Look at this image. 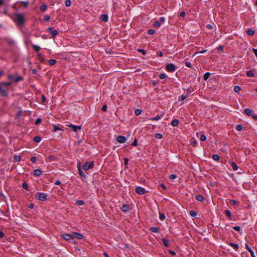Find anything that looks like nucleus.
Masks as SVG:
<instances>
[{
    "mask_svg": "<svg viewBox=\"0 0 257 257\" xmlns=\"http://www.w3.org/2000/svg\"><path fill=\"white\" fill-rule=\"evenodd\" d=\"M14 21L17 24L23 25L25 23V19L23 14H16L14 15Z\"/></svg>",
    "mask_w": 257,
    "mask_h": 257,
    "instance_id": "f257e3e1",
    "label": "nucleus"
},
{
    "mask_svg": "<svg viewBox=\"0 0 257 257\" xmlns=\"http://www.w3.org/2000/svg\"><path fill=\"white\" fill-rule=\"evenodd\" d=\"M35 198L41 201H46L47 199V195L43 193H38L35 196Z\"/></svg>",
    "mask_w": 257,
    "mask_h": 257,
    "instance_id": "f03ea898",
    "label": "nucleus"
},
{
    "mask_svg": "<svg viewBox=\"0 0 257 257\" xmlns=\"http://www.w3.org/2000/svg\"><path fill=\"white\" fill-rule=\"evenodd\" d=\"M94 167V162H86L83 165V169L85 170H88L93 169Z\"/></svg>",
    "mask_w": 257,
    "mask_h": 257,
    "instance_id": "7ed1b4c3",
    "label": "nucleus"
},
{
    "mask_svg": "<svg viewBox=\"0 0 257 257\" xmlns=\"http://www.w3.org/2000/svg\"><path fill=\"white\" fill-rule=\"evenodd\" d=\"M176 67L175 66V65L172 63L168 64L166 67V70L170 72H174L175 71Z\"/></svg>",
    "mask_w": 257,
    "mask_h": 257,
    "instance_id": "20e7f679",
    "label": "nucleus"
},
{
    "mask_svg": "<svg viewBox=\"0 0 257 257\" xmlns=\"http://www.w3.org/2000/svg\"><path fill=\"white\" fill-rule=\"evenodd\" d=\"M62 237L66 240H70L74 238L73 233L72 234L64 233L62 235Z\"/></svg>",
    "mask_w": 257,
    "mask_h": 257,
    "instance_id": "39448f33",
    "label": "nucleus"
},
{
    "mask_svg": "<svg viewBox=\"0 0 257 257\" xmlns=\"http://www.w3.org/2000/svg\"><path fill=\"white\" fill-rule=\"evenodd\" d=\"M47 31L51 33L52 38H54L58 34V31L53 30L52 27L48 28Z\"/></svg>",
    "mask_w": 257,
    "mask_h": 257,
    "instance_id": "423d86ee",
    "label": "nucleus"
},
{
    "mask_svg": "<svg viewBox=\"0 0 257 257\" xmlns=\"http://www.w3.org/2000/svg\"><path fill=\"white\" fill-rule=\"evenodd\" d=\"M136 192L139 194H144L146 191L144 188L141 187H137L135 190Z\"/></svg>",
    "mask_w": 257,
    "mask_h": 257,
    "instance_id": "0eeeda50",
    "label": "nucleus"
},
{
    "mask_svg": "<svg viewBox=\"0 0 257 257\" xmlns=\"http://www.w3.org/2000/svg\"><path fill=\"white\" fill-rule=\"evenodd\" d=\"M70 128H72L73 131L75 132H78L80 131L81 128V126L80 125H76L72 124H71L69 125Z\"/></svg>",
    "mask_w": 257,
    "mask_h": 257,
    "instance_id": "6e6552de",
    "label": "nucleus"
},
{
    "mask_svg": "<svg viewBox=\"0 0 257 257\" xmlns=\"http://www.w3.org/2000/svg\"><path fill=\"white\" fill-rule=\"evenodd\" d=\"M2 83H0V94L2 96L6 97L8 95V91L3 89Z\"/></svg>",
    "mask_w": 257,
    "mask_h": 257,
    "instance_id": "1a4fd4ad",
    "label": "nucleus"
},
{
    "mask_svg": "<svg viewBox=\"0 0 257 257\" xmlns=\"http://www.w3.org/2000/svg\"><path fill=\"white\" fill-rule=\"evenodd\" d=\"M116 141L119 143H124L126 141V139L123 136H118L116 138Z\"/></svg>",
    "mask_w": 257,
    "mask_h": 257,
    "instance_id": "9d476101",
    "label": "nucleus"
},
{
    "mask_svg": "<svg viewBox=\"0 0 257 257\" xmlns=\"http://www.w3.org/2000/svg\"><path fill=\"white\" fill-rule=\"evenodd\" d=\"M120 209L122 211L126 212L130 209V205L127 204H124L120 207Z\"/></svg>",
    "mask_w": 257,
    "mask_h": 257,
    "instance_id": "9b49d317",
    "label": "nucleus"
},
{
    "mask_svg": "<svg viewBox=\"0 0 257 257\" xmlns=\"http://www.w3.org/2000/svg\"><path fill=\"white\" fill-rule=\"evenodd\" d=\"M73 234L74 238L76 237L79 239H83L84 238V235L80 233L79 232H73Z\"/></svg>",
    "mask_w": 257,
    "mask_h": 257,
    "instance_id": "f8f14e48",
    "label": "nucleus"
},
{
    "mask_svg": "<svg viewBox=\"0 0 257 257\" xmlns=\"http://www.w3.org/2000/svg\"><path fill=\"white\" fill-rule=\"evenodd\" d=\"M244 113L248 115V116H251L252 115H253V114L254 113L253 111L250 109V108H245L244 110Z\"/></svg>",
    "mask_w": 257,
    "mask_h": 257,
    "instance_id": "ddd939ff",
    "label": "nucleus"
},
{
    "mask_svg": "<svg viewBox=\"0 0 257 257\" xmlns=\"http://www.w3.org/2000/svg\"><path fill=\"white\" fill-rule=\"evenodd\" d=\"M43 171L39 169H37L34 170L33 174L35 176H40L42 174Z\"/></svg>",
    "mask_w": 257,
    "mask_h": 257,
    "instance_id": "4468645a",
    "label": "nucleus"
},
{
    "mask_svg": "<svg viewBox=\"0 0 257 257\" xmlns=\"http://www.w3.org/2000/svg\"><path fill=\"white\" fill-rule=\"evenodd\" d=\"M100 20L104 22H107L108 20V16L107 14H102L100 15Z\"/></svg>",
    "mask_w": 257,
    "mask_h": 257,
    "instance_id": "2eb2a0df",
    "label": "nucleus"
},
{
    "mask_svg": "<svg viewBox=\"0 0 257 257\" xmlns=\"http://www.w3.org/2000/svg\"><path fill=\"white\" fill-rule=\"evenodd\" d=\"M228 244L232 247L236 251L239 249V245L237 244L234 243L233 242H229Z\"/></svg>",
    "mask_w": 257,
    "mask_h": 257,
    "instance_id": "dca6fc26",
    "label": "nucleus"
},
{
    "mask_svg": "<svg viewBox=\"0 0 257 257\" xmlns=\"http://www.w3.org/2000/svg\"><path fill=\"white\" fill-rule=\"evenodd\" d=\"M150 230L155 233H159L160 232V228L157 227H151Z\"/></svg>",
    "mask_w": 257,
    "mask_h": 257,
    "instance_id": "f3484780",
    "label": "nucleus"
},
{
    "mask_svg": "<svg viewBox=\"0 0 257 257\" xmlns=\"http://www.w3.org/2000/svg\"><path fill=\"white\" fill-rule=\"evenodd\" d=\"M163 116V114L157 115L155 117L149 118V119L151 120H159L161 118H162Z\"/></svg>",
    "mask_w": 257,
    "mask_h": 257,
    "instance_id": "a211bd4d",
    "label": "nucleus"
},
{
    "mask_svg": "<svg viewBox=\"0 0 257 257\" xmlns=\"http://www.w3.org/2000/svg\"><path fill=\"white\" fill-rule=\"evenodd\" d=\"M179 124V120L177 119H174L172 120L171 124L173 126H177Z\"/></svg>",
    "mask_w": 257,
    "mask_h": 257,
    "instance_id": "6ab92c4d",
    "label": "nucleus"
},
{
    "mask_svg": "<svg viewBox=\"0 0 257 257\" xmlns=\"http://www.w3.org/2000/svg\"><path fill=\"white\" fill-rule=\"evenodd\" d=\"M162 242L164 246L169 247L170 245L169 241L168 239L166 238H162Z\"/></svg>",
    "mask_w": 257,
    "mask_h": 257,
    "instance_id": "aec40b11",
    "label": "nucleus"
},
{
    "mask_svg": "<svg viewBox=\"0 0 257 257\" xmlns=\"http://www.w3.org/2000/svg\"><path fill=\"white\" fill-rule=\"evenodd\" d=\"M246 33L249 36H253L255 33V31L251 29H248L246 30Z\"/></svg>",
    "mask_w": 257,
    "mask_h": 257,
    "instance_id": "412c9836",
    "label": "nucleus"
},
{
    "mask_svg": "<svg viewBox=\"0 0 257 257\" xmlns=\"http://www.w3.org/2000/svg\"><path fill=\"white\" fill-rule=\"evenodd\" d=\"M195 198L197 200L200 202H203L204 200V197L200 194L197 195Z\"/></svg>",
    "mask_w": 257,
    "mask_h": 257,
    "instance_id": "4be33fe9",
    "label": "nucleus"
},
{
    "mask_svg": "<svg viewBox=\"0 0 257 257\" xmlns=\"http://www.w3.org/2000/svg\"><path fill=\"white\" fill-rule=\"evenodd\" d=\"M246 75L248 76V77H254V72H253L252 70H249V71H247L246 72Z\"/></svg>",
    "mask_w": 257,
    "mask_h": 257,
    "instance_id": "5701e85b",
    "label": "nucleus"
},
{
    "mask_svg": "<svg viewBox=\"0 0 257 257\" xmlns=\"http://www.w3.org/2000/svg\"><path fill=\"white\" fill-rule=\"evenodd\" d=\"M17 3H20V4H23L24 8H27L29 4V2L28 1H27V2L20 1V2H17Z\"/></svg>",
    "mask_w": 257,
    "mask_h": 257,
    "instance_id": "b1692460",
    "label": "nucleus"
},
{
    "mask_svg": "<svg viewBox=\"0 0 257 257\" xmlns=\"http://www.w3.org/2000/svg\"><path fill=\"white\" fill-rule=\"evenodd\" d=\"M23 79H24V78L22 76H17L15 79V82L18 83L19 81L23 80Z\"/></svg>",
    "mask_w": 257,
    "mask_h": 257,
    "instance_id": "393cba45",
    "label": "nucleus"
},
{
    "mask_svg": "<svg viewBox=\"0 0 257 257\" xmlns=\"http://www.w3.org/2000/svg\"><path fill=\"white\" fill-rule=\"evenodd\" d=\"M224 213L226 214V215L230 219H231V213L228 210H226L224 211Z\"/></svg>",
    "mask_w": 257,
    "mask_h": 257,
    "instance_id": "a878e982",
    "label": "nucleus"
},
{
    "mask_svg": "<svg viewBox=\"0 0 257 257\" xmlns=\"http://www.w3.org/2000/svg\"><path fill=\"white\" fill-rule=\"evenodd\" d=\"M231 165L233 170L234 171H236L238 168L237 165L234 162H232Z\"/></svg>",
    "mask_w": 257,
    "mask_h": 257,
    "instance_id": "bb28decb",
    "label": "nucleus"
},
{
    "mask_svg": "<svg viewBox=\"0 0 257 257\" xmlns=\"http://www.w3.org/2000/svg\"><path fill=\"white\" fill-rule=\"evenodd\" d=\"M47 9V6L45 4H43L40 6V9L42 11H45Z\"/></svg>",
    "mask_w": 257,
    "mask_h": 257,
    "instance_id": "cd10ccee",
    "label": "nucleus"
},
{
    "mask_svg": "<svg viewBox=\"0 0 257 257\" xmlns=\"http://www.w3.org/2000/svg\"><path fill=\"white\" fill-rule=\"evenodd\" d=\"M32 46H33V48L35 52H39L40 51V50L41 49V48L37 45H33Z\"/></svg>",
    "mask_w": 257,
    "mask_h": 257,
    "instance_id": "c85d7f7f",
    "label": "nucleus"
},
{
    "mask_svg": "<svg viewBox=\"0 0 257 257\" xmlns=\"http://www.w3.org/2000/svg\"><path fill=\"white\" fill-rule=\"evenodd\" d=\"M187 97V95H181L179 97L178 100L181 101H184Z\"/></svg>",
    "mask_w": 257,
    "mask_h": 257,
    "instance_id": "c756f323",
    "label": "nucleus"
},
{
    "mask_svg": "<svg viewBox=\"0 0 257 257\" xmlns=\"http://www.w3.org/2000/svg\"><path fill=\"white\" fill-rule=\"evenodd\" d=\"M210 75V73H209V72L205 73L203 76V79L204 80H207L208 79Z\"/></svg>",
    "mask_w": 257,
    "mask_h": 257,
    "instance_id": "7c9ffc66",
    "label": "nucleus"
},
{
    "mask_svg": "<svg viewBox=\"0 0 257 257\" xmlns=\"http://www.w3.org/2000/svg\"><path fill=\"white\" fill-rule=\"evenodd\" d=\"M84 204V201H83V200H77L76 201V204L77 205H78V206H80V205H82Z\"/></svg>",
    "mask_w": 257,
    "mask_h": 257,
    "instance_id": "2f4dec72",
    "label": "nucleus"
},
{
    "mask_svg": "<svg viewBox=\"0 0 257 257\" xmlns=\"http://www.w3.org/2000/svg\"><path fill=\"white\" fill-rule=\"evenodd\" d=\"M212 159L216 161H218L220 159V157L217 154H214L212 156Z\"/></svg>",
    "mask_w": 257,
    "mask_h": 257,
    "instance_id": "473e14b6",
    "label": "nucleus"
},
{
    "mask_svg": "<svg viewBox=\"0 0 257 257\" xmlns=\"http://www.w3.org/2000/svg\"><path fill=\"white\" fill-rule=\"evenodd\" d=\"M33 140L36 143H39L41 141V138L39 136L35 137Z\"/></svg>",
    "mask_w": 257,
    "mask_h": 257,
    "instance_id": "72a5a7b5",
    "label": "nucleus"
},
{
    "mask_svg": "<svg viewBox=\"0 0 257 257\" xmlns=\"http://www.w3.org/2000/svg\"><path fill=\"white\" fill-rule=\"evenodd\" d=\"M79 175L83 178H86V175L84 173V172L82 171V170H79Z\"/></svg>",
    "mask_w": 257,
    "mask_h": 257,
    "instance_id": "f704fd0d",
    "label": "nucleus"
},
{
    "mask_svg": "<svg viewBox=\"0 0 257 257\" xmlns=\"http://www.w3.org/2000/svg\"><path fill=\"white\" fill-rule=\"evenodd\" d=\"M163 137V135L161 133H157L155 135V138L157 139H161Z\"/></svg>",
    "mask_w": 257,
    "mask_h": 257,
    "instance_id": "c9c22d12",
    "label": "nucleus"
},
{
    "mask_svg": "<svg viewBox=\"0 0 257 257\" xmlns=\"http://www.w3.org/2000/svg\"><path fill=\"white\" fill-rule=\"evenodd\" d=\"M189 214L192 217H195L197 215V213L195 211L192 210L190 211Z\"/></svg>",
    "mask_w": 257,
    "mask_h": 257,
    "instance_id": "e433bc0d",
    "label": "nucleus"
},
{
    "mask_svg": "<svg viewBox=\"0 0 257 257\" xmlns=\"http://www.w3.org/2000/svg\"><path fill=\"white\" fill-rule=\"evenodd\" d=\"M159 218L162 221L164 220L165 218V214L161 212H159Z\"/></svg>",
    "mask_w": 257,
    "mask_h": 257,
    "instance_id": "4c0bfd02",
    "label": "nucleus"
},
{
    "mask_svg": "<svg viewBox=\"0 0 257 257\" xmlns=\"http://www.w3.org/2000/svg\"><path fill=\"white\" fill-rule=\"evenodd\" d=\"M161 24L158 21H155L153 24V26L157 28L161 26Z\"/></svg>",
    "mask_w": 257,
    "mask_h": 257,
    "instance_id": "58836bf2",
    "label": "nucleus"
},
{
    "mask_svg": "<svg viewBox=\"0 0 257 257\" xmlns=\"http://www.w3.org/2000/svg\"><path fill=\"white\" fill-rule=\"evenodd\" d=\"M1 83L2 85L7 87L10 86L12 84L11 82H3Z\"/></svg>",
    "mask_w": 257,
    "mask_h": 257,
    "instance_id": "ea45409f",
    "label": "nucleus"
},
{
    "mask_svg": "<svg viewBox=\"0 0 257 257\" xmlns=\"http://www.w3.org/2000/svg\"><path fill=\"white\" fill-rule=\"evenodd\" d=\"M22 187H23V188H24L27 190H29L28 184L25 182L22 184Z\"/></svg>",
    "mask_w": 257,
    "mask_h": 257,
    "instance_id": "a19ab883",
    "label": "nucleus"
},
{
    "mask_svg": "<svg viewBox=\"0 0 257 257\" xmlns=\"http://www.w3.org/2000/svg\"><path fill=\"white\" fill-rule=\"evenodd\" d=\"M57 61L55 59H51L49 61V63L51 65H53L56 63Z\"/></svg>",
    "mask_w": 257,
    "mask_h": 257,
    "instance_id": "79ce46f5",
    "label": "nucleus"
},
{
    "mask_svg": "<svg viewBox=\"0 0 257 257\" xmlns=\"http://www.w3.org/2000/svg\"><path fill=\"white\" fill-rule=\"evenodd\" d=\"M166 77V75L164 73H160L159 75V78L161 79H164Z\"/></svg>",
    "mask_w": 257,
    "mask_h": 257,
    "instance_id": "37998d69",
    "label": "nucleus"
},
{
    "mask_svg": "<svg viewBox=\"0 0 257 257\" xmlns=\"http://www.w3.org/2000/svg\"><path fill=\"white\" fill-rule=\"evenodd\" d=\"M235 128L237 131H240L242 130V126L241 124H237Z\"/></svg>",
    "mask_w": 257,
    "mask_h": 257,
    "instance_id": "c03bdc74",
    "label": "nucleus"
},
{
    "mask_svg": "<svg viewBox=\"0 0 257 257\" xmlns=\"http://www.w3.org/2000/svg\"><path fill=\"white\" fill-rule=\"evenodd\" d=\"M65 4L66 7H70L71 5V2L70 0H66L65 2Z\"/></svg>",
    "mask_w": 257,
    "mask_h": 257,
    "instance_id": "a18cd8bd",
    "label": "nucleus"
},
{
    "mask_svg": "<svg viewBox=\"0 0 257 257\" xmlns=\"http://www.w3.org/2000/svg\"><path fill=\"white\" fill-rule=\"evenodd\" d=\"M142 111L141 109H137L135 111V113L136 115H139L141 114V113H142Z\"/></svg>",
    "mask_w": 257,
    "mask_h": 257,
    "instance_id": "49530a36",
    "label": "nucleus"
},
{
    "mask_svg": "<svg viewBox=\"0 0 257 257\" xmlns=\"http://www.w3.org/2000/svg\"><path fill=\"white\" fill-rule=\"evenodd\" d=\"M14 159H15V161L19 162L21 160V156H18V155H15L14 156Z\"/></svg>",
    "mask_w": 257,
    "mask_h": 257,
    "instance_id": "de8ad7c7",
    "label": "nucleus"
},
{
    "mask_svg": "<svg viewBox=\"0 0 257 257\" xmlns=\"http://www.w3.org/2000/svg\"><path fill=\"white\" fill-rule=\"evenodd\" d=\"M169 178L171 180H174L177 178V175L175 174H171L169 175Z\"/></svg>",
    "mask_w": 257,
    "mask_h": 257,
    "instance_id": "09e8293b",
    "label": "nucleus"
},
{
    "mask_svg": "<svg viewBox=\"0 0 257 257\" xmlns=\"http://www.w3.org/2000/svg\"><path fill=\"white\" fill-rule=\"evenodd\" d=\"M234 90L236 92H238L240 90V87L239 86H235L234 87Z\"/></svg>",
    "mask_w": 257,
    "mask_h": 257,
    "instance_id": "8fccbe9b",
    "label": "nucleus"
},
{
    "mask_svg": "<svg viewBox=\"0 0 257 257\" xmlns=\"http://www.w3.org/2000/svg\"><path fill=\"white\" fill-rule=\"evenodd\" d=\"M200 139L202 141H205L206 140V137L204 135H201L200 136Z\"/></svg>",
    "mask_w": 257,
    "mask_h": 257,
    "instance_id": "3c124183",
    "label": "nucleus"
},
{
    "mask_svg": "<svg viewBox=\"0 0 257 257\" xmlns=\"http://www.w3.org/2000/svg\"><path fill=\"white\" fill-rule=\"evenodd\" d=\"M53 130L54 132H56L58 130H60V128L56 125H54L53 126Z\"/></svg>",
    "mask_w": 257,
    "mask_h": 257,
    "instance_id": "603ef678",
    "label": "nucleus"
},
{
    "mask_svg": "<svg viewBox=\"0 0 257 257\" xmlns=\"http://www.w3.org/2000/svg\"><path fill=\"white\" fill-rule=\"evenodd\" d=\"M138 145V140L137 139H135L134 142L132 144V146L136 147Z\"/></svg>",
    "mask_w": 257,
    "mask_h": 257,
    "instance_id": "864d4df0",
    "label": "nucleus"
},
{
    "mask_svg": "<svg viewBox=\"0 0 257 257\" xmlns=\"http://www.w3.org/2000/svg\"><path fill=\"white\" fill-rule=\"evenodd\" d=\"M185 65L188 67H189V68H191L192 67V65H191V64L190 62H188V61H185Z\"/></svg>",
    "mask_w": 257,
    "mask_h": 257,
    "instance_id": "5fc2aeb1",
    "label": "nucleus"
},
{
    "mask_svg": "<svg viewBox=\"0 0 257 257\" xmlns=\"http://www.w3.org/2000/svg\"><path fill=\"white\" fill-rule=\"evenodd\" d=\"M138 51L142 53L143 55H145L146 54V52L145 50L142 49H138Z\"/></svg>",
    "mask_w": 257,
    "mask_h": 257,
    "instance_id": "6e6d98bb",
    "label": "nucleus"
},
{
    "mask_svg": "<svg viewBox=\"0 0 257 257\" xmlns=\"http://www.w3.org/2000/svg\"><path fill=\"white\" fill-rule=\"evenodd\" d=\"M165 19L164 17H160L159 19V21H158L161 24L164 23L165 22Z\"/></svg>",
    "mask_w": 257,
    "mask_h": 257,
    "instance_id": "4d7b16f0",
    "label": "nucleus"
},
{
    "mask_svg": "<svg viewBox=\"0 0 257 257\" xmlns=\"http://www.w3.org/2000/svg\"><path fill=\"white\" fill-rule=\"evenodd\" d=\"M155 30L153 29H150L148 31V33L150 35H153L155 33Z\"/></svg>",
    "mask_w": 257,
    "mask_h": 257,
    "instance_id": "13d9d810",
    "label": "nucleus"
},
{
    "mask_svg": "<svg viewBox=\"0 0 257 257\" xmlns=\"http://www.w3.org/2000/svg\"><path fill=\"white\" fill-rule=\"evenodd\" d=\"M230 203L232 205H235L237 204V202L234 200H230L229 201Z\"/></svg>",
    "mask_w": 257,
    "mask_h": 257,
    "instance_id": "bf43d9fd",
    "label": "nucleus"
},
{
    "mask_svg": "<svg viewBox=\"0 0 257 257\" xmlns=\"http://www.w3.org/2000/svg\"><path fill=\"white\" fill-rule=\"evenodd\" d=\"M50 19V17L48 15H46L44 18V20L45 21H48Z\"/></svg>",
    "mask_w": 257,
    "mask_h": 257,
    "instance_id": "052dcab7",
    "label": "nucleus"
},
{
    "mask_svg": "<svg viewBox=\"0 0 257 257\" xmlns=\"http://www.w3.org/2000/svg\"><path fill=\"white\" fill-rule=\"evenodd\" d=\"M77 168L78 169V170L79 171V170H81V162H79L78 164H77Z\"/></svg>",
    "mask_w": 257,
    "mask_h": 257,
    "instance_id": "680f3d73",
    "label": "nucleus"
},
{
    "mask_svg": "<svg viewBox=\"0 0 257 257\" xmlns=\"http://www.w3.org/2000/svg\"><path fill=\"white\" fill-rule=\"evenodd\" d=\"M31 161L33 163H35L37 161V157L36 156H33L31 158Z\"/></svg>",
    "mask_w": 257,
    "mask_h": 257,
    "instance_id": "e2e57ef3",
    "label": "nucleus"
},
{
    "mask_svg": "<svg viewBox=\"0 0 257 257\" xmlns=\"http://www.w3.org/2000/svg\"><path fill=\"white\" fill-rule=\"evenodd\" d=\"M49 158L52 161H56L57 160V157L54 156H50Z\"/></svg>",
    "mask_w": 257,
    "mask_h": 257,
    "instance_id": "0e129e2a",
    "label": "nucleus"
},
{
    "mask_svg": "<svg viewBox=\"0 0 257 257\" xmlns=\"http://www.w3.org/2000/svg\"><path fill=\"white\" fill-rule=\"evenodd\" d=\"M245 248L249 251H251V250H252L251 248L249 246V245L247 244H245Z\"/></svg>",
    "mask_w": 257,
    "mask_h": 257,
    "instance_id": "69168bd1",
    "label": "nucleus"
},
{
    "mask_svg": "<svg viewBox=\"0 0 257 257\" xmlns=\"http://www.w3.org/2000/svg\"><path fill=\"white\" fill-rule=\"evenodd\" d=\"M107 110V105H103L101 108V110L103 111H106Z\"/></svg>",
    "mask_w": 257,
    "mask_h": 257,
    "instance_id": "338daca9",
    "label": "nucleus"
},
{
    "mask_svg": "<svg viewBox=\"0 0 257 257\" xmlns=\"http://www.w3.org/2000/svg\"><path fill=\"white\" fill-rule=\"evenodd\" d=\"M233 228L237 231H240V227L239 226H235L233 227Z\"/></svg>",
    "mask_w": 257,
    "mask_h": 257,
    "instance_id": "774afa93",
    "label": "nucleus"
}]
</instances>
